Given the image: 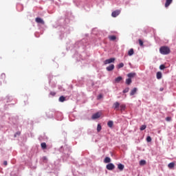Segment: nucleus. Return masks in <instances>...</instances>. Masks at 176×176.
I'll return each instance as SVG.
<instances>
[{
	"label": "nucleus",
	"mask_w": 176,
	"mask_h": 176,
	"mask_svg": "<svg viewBox=\"0 0 176 176\" xmlns=\"http://www.w3.org/2000/svg\"><path fill=\"white\" fill-rule=\"evenodd\" d=\"M113 108L116 111H120L121 112H123V111L126 110V104H120V103H119V102H115L113 104Z\"/></svg>",
	"instance_id": "1"
},
{
	"label": "nucleus",
	"mask_w": 176,
	"mask_h": 176,
	"mask_svg": "<svg viewBox=\"0 0 176 176\" xmlns=\"http://www.w3.org/2000/svg\"><path fill=\"white\" fill-rule=\"evenodd\" d=\"M170 47H167V46H162L160 48V52L161 53V54H164V55H167V54H170Z\"/></svg>",
	"instance_id": "2"
},
{
	"label": "nucleus",
	"mask_w": 176,
	"mask_h": 176,
	"mask_svg": "<svg viewBox=\"0 0 176 176\" xmlns=\"http://www.w3.org/2000/svg\"><path fill=\"white\" fill-rule=\"evenodd\" d=\"M115 58H111L109 59H107L104 61V65H107V64H111V63H115Z\"/></svg>",
	"instance_id": "3"
},
{
	"label": "nucleus",
	"mask_w": 176,
	"mask_h": 176,
	"mask_svg": "<svg viewBox=\"0 0 176 176\" xmlns=\"http://www.w3.org/2000/svg\"><path fill=\"white\" fill-rule=\"evenodd\" d=\"M106 168L109 170H112L115 168V165L112 163H109L107 165Z\"/></svg>",
	"instance_id": "4"
},
{
	"label": "nucleus",
	"mask_w": 176,
	"mask_h": 176,
	"mask_svg": "<svg viewBox=\"0 0 176 176\" xmlns=\"http://www.w3.org/2000/svg\"><path fill=\"white\" fill-rule=\"evenodd\" d=\"M120 14V10H117L116 11H113L111 14L112 17H118Z\"/></svg>",
	"instance_id": "5"
},
{
	"label": "nucleus",
	"mask_w": 176,
	"mask_h": 176,
	"mask_svg": "<svg viewBox=\"0 0 176 176\" xmlns=\"http://www.w3.org/2000/svg\"><path fill=\"white\" fill-rule=\"evenodd\" d=\"M101 117V113L98 112L96 113H94V115H92V119L96 120V119H98V118Z\"/></svg>",
	"instance_id": "6"
},
{
	"label": "nucleus",
	"mask_w": 176,
	"mask_h": 176,
	"mask_svg": "<svg viewBox=\"0 0 176 176\" xmlns=\"http://www.w3.org/2000/svg\"><path fill=\"white\" fill-rule=\"evenodd\" d=\"M36 23H38V24H45L43 19L39 17L36 18Z\"/></svg>",
	"instance_id": "7"
},
{
	"label": "nucleus",
	"mask_w": 176,
	"mask_h": 176,
	"mask_svg": "<svg viewBox=\"0 0 176 176\" xmlns=\"http://www.w3.org/2000/svg\"><path fill=\"white\" fill-rule=\"evenodd\" d=\"M107 71L111 72L113 71L115 69V65H110L109 67L106 68Z\"/></svg>",
	"instance_id": "8"
},
{
	"label": "nucleus",
	"mask_w": 176,
	"mask_h": 176,
	"mask_svg": "<svg viewBox=\"0 0 176 176\" xmlns=\"http://www.w3.org/2000/svg\"><path fill=\"white\" fill-rule=\"evenodd\" d=\"M121 80H123V78L122 76H118L114 80L115 83H120Z\"/></svg>",
	"instance_id": "9"
},
{
	"label": "nucleus",
	"mask_w": 176,
	"mask_h": 176,
	"mask_svg": "<svg viewBox=\"0 0 176 176\" xmlns=\"http://www.w3.org/2000/svg\"><path fill=\"white\" fill-rule=\"evenodd\" d=\"M173 3V0H166L165 8H168Z\"/></svg>",
	"instance_id": "10"
},
{
	"label": "nucleus",
	"mask_w": 176,
	"mask_h": 176,
	"mask_svg": "<svg viewBox=\"0 0 176 176\" xmlns=\"http://www.w3.org/2000/svg\"><path fill=\"white\" fill-rule=\"evenodd\" d=\"M138 90V89H137V87L133 88L132 90H131L130 96H134V94H136Z\"/></svg>",
	"instance_id": "11"
},
{
	"label": "nucleus",
	"mask_w": 176,
	"mask_h": 176,
	"mask_svg": "<svg viewBox=\"0 0 176 176\" xmlns=\"http://www.w3.org/2000/svg\"><path fill=\"white\" fill-rule=\"evenodd\" d=\"M135 75H137V74L134 73V72H131V73H129L127 74V77L129 78V79H131L132 78H134V76H135Z\"/></svg>",
	"instance_id": "12"
},
{
	"label": "nucleus",
	"mask_w": 176,
	"mask_h": 176,
	"mask_svg": "<svg viewBox=\"0 0 176 176\" xmlns=\"http://www.w3.org/2000/svg\"><path fill=\"white\" fill-rule=\"evenodd\" d=\"M5 79H6V75L5 74H1V75L0 76V81L2 82H5Z\"/></svg>",
	"instance_id": "13"
},
{
	"label": "nucleus",
	"mask_w": 176,
	"mask_h": 176,
	"mask_svg": "<svg viewBox=\"0 0 176 176\" xmlns=\"http://www.w3.org/2000/svg\"><path fill=\"white\" fill-rule=\"evenodd\" d=\"M118 170H120V171H123V170H124V165L122 164H119L118 165Z\"/></svg>",
	"instance_id": "14"
},
{
	"label": "nucleus",
	"mask_w": 176,
	"mask_h": 176,
	"mask_svg": "<svg viewBox=\"0 0 176 176\" xmlns=\"http://www.w3.org/2000/svg\"><path fill=\"white\" fill-rule=\"evenodd\" d=\"M174 166H175V163L170 162V164H168V168H174Z\"/></svg>",
	"instance_id": "15"
},
{
	"label": "nucleus",
	"mask_w": 176,
	"mask_h": 176,
	"mask_svg": "<svg viewBox=\"0 0 176 176\" xmlns=\"http://www.w3.org/2000/svg\"><path fill=\"white\" fill-rule=\"evenodd\" d=\"M134 54V49H130L129 51L128 52V55L129 56H133Z\"/></svg>",
	"instance_id": "16"
},
{
	"label": "nucleus",
	"mask_w": 176,
	"mask_h": 176,
	"mask_svg": "<svg viewBox=\"0 0 176 176\" xmlns=\"http://www.w3.org/2000/svg\"><path fill=\"white\" fill-rule=\"evenodd\" d=\"M131 82H132V80H131V78H127V79H126V81H125V83H126V85H131Z\"/></svg>",
	"instance_id": "17"
},
{
	"label": "nucleus",
	"mask_w": 176,
	"mask_h": 176,
	"mask_svg": "<svg viewBox=\"0 0 176 176\" xmlns=\"http://www.w3.org/2000/svg\"><path fill=\"white\" fill-rule=\"evenodd\" d=\"M107 126L110 128L113 127V121H109L107 123Z\"/></svg>",
	"instance_id": "18"
},
{
	"label": "nucleus",
	"mask_w": 176,
	"mask_h": 176,
	"mask_svg": "<svg viewBox=\"0 0 176 176\" xmlns=\"http://www.w3.org/2000/svg\"><path fill=\"white\" fill-rule=\"evenodd\" d=\"M146 164V161L142 160L140 161V166H145Z\"/></svg>",
	"instance_id": "19"
},
{
	"label": "nucleus",
	"mask_w": 176,
	"mask_h": 176,
	"mask_svg": "<svg viewBox=\"0 0 176 176\" xmlns=\"http://www.w3.org/2000/svg\"><path fill=\"white\" fill-rule=\"evenodd\" d=\"M109 41H116V36H109Z\"/></svg>",
	"instance_id": "20"
},
{
	"label": "nucleus",
	"mask_w": 176,
	"mask_h": 176,
	"mask_svg": "<svg viewBox=\"0 0 176 176\" xmlns=\"http://www.w3.org/2000/svg\"><path fill=\"white\" fill-rule=\"evenodd\" d=\"M104 162L105 163H111V158L109 157H106Z\"/></svg>",
	"instance_id": "21"
},
{
	"label": "nucleus",
	"mask_w": 176,
	"mask_h": 176,
	"mask_svg": "<svg viewBox=\"0 0 176 176\" xmlns=\"http://www.w3.org/2000/svg\"><path fill=\"white\" fill-rule=\"evenodd\" d=\"M157 79H162V72H157Z\"/></svg>",
	"instance_id": "22"
},
{
	"label": "nucleus",
	"mask_w": 176,
	"mask_h": 176,
	"mask_svg": "<svg viewBox=\"0 0 176 176\" xmlns=\"http://www.w3.org/2000/svg\"><path fill=\"white\" fill-rule=\"evenodd\" d=\"M59 101L60 102H64L65 101V97H64L63 96H60L59 98Z\"/></svg>",
	"instance_id": "23"
},
{
	"label": "nucleus",
	"mask_w": 176,
	"mask_h": 176,
	"mask_svg": "<svg viewBox=\"0 0 176 176\" xmlns=\"http://www.w3.org/2000/svg\"><path fill=\"white\" fill-rule=\"evenodd\" d=\"M41 146L42 149H46V148H47L46 143L45 142L41 143Z\"/></svg>",
	"instance_id": "24"
},
{
	"label": "nucleus",
	"mask_w": 176,
	"mask_h": 176,
	"mask_svg": "<svg viewBox=\"0 0 176 176\" xmlns=\"http://www.w3.org/2000/svg\"><path fill=\"white\" fill-rule=\"evenodd\" d=\"M101 129H102L101 124H98L97 126L98 133H100L101 131Z\"/></svg>",
	"instance_id": "25"
},
{
	"label": "nucleus",
	"mask_w": 176,
	"mask_h": 176,
	"mask_svg": "<svg viewBox=\"0 0 176 176\" xmlns=\"http://www.w3.org/2000/svg\"><path fill=\"white\" fill-rule=\"evenodd\" d=\"M145 129H146V125H142L140 126V131H143V130H145Z\"/></svg>",
	"instance_id": "26"
},
{
	"label": "nucleus",
	"mask_w": 176,
	"mask_h": 176,
	"mask_svg": "<svg viewBox=\"0 0 176 176\" xmlns=\"http://www.w3.org/2000/svg\"><path fill=\"white\" fill-rule=\"evenodd\" d=\"M123 67H124V64L123 63H121L118 65V68H123Z\"/></svg>",
	"instance_id": "27"
},
{
	"label": "nucleus",
	"mask_w": 176,
	"mask_h": 176,
	"mask_svg": "<svg viewBox=\"0 0 176 176\" xmlns=\"http://www.w3.org/2000/svg\"><path fill=\"white\" fill-rule=\"evenodd\" d=\"M129 90H130V88L126 87L123 90V93L126 94V93H129Z\"/></svg>",
	"instance_id": "28"
},
{
	"label": "nucleus",
	"mask_w": 176,
	"mask_h": 176,
	"mask_svg": "<svg viewBox=\"0 0 176 176\" xmlns=\"http://www.w3.org/2000/svg\"><path fill=\"white\" fill-rule=\"evenodd\" d=\"M146 141H147V142H151V141H152V138H151V136H148V137L146 138Z\"/></svg>",
	"instance_id": "29"
},
{
	"label": "nucleus",
	"mask_w": 176,
	"mask_h": 176,
	"mask_svg": "<svg viewBox=\"0 0 176 176\" xmlns=\"http://www.w3.org/2000/svg\"><path fill=\"white\" fill-rule=\"evenodd\" d=\"M20 134H21V132L17 131V132L14 134V137L16 138V137H18L19 135H20Z\"/></svg>",
	"instance_id": "30"
},
{
	"label": "nucleus",
	"mask_w": 176,
	"mask_h": 176,
	"mask_svg": "<svg viewBox=\"0 0 176 176\" xmlns=\"http://www.w3.org/2000/svg\"><path fill=\"white\" fill-rule=\"evenodd\" d=\"M139 45L140 46H144V42L142 41V40L139 39Z\"/></svg>",
	"instance_id": "31"
},
{
	"label": "nucleus",
	"mask_w": 176,
	"mask_h": 176,
	"mask_svg": "<svg viewBox=\"0 0 176 176\" xmlns=\"http://www.w3.org/2000/svg\"><path fill=\"white\" fill-rule=\"evenodd\" d=\"M166 68V66L164 65H161L160 66V69H164Z\"/></svg>",
	"instance_id": "32"
},
{
	"label": "nucleus",
	"mask_w": 176,
	"mask_h": 176,
	"mask_svg": "<svg viewBox=\"0 0 176 176\" xmlns=\"http://www.w3.org/2000/svg\"><path fill=\"white\" fill-rule=\"evenodd\" d=\"M50 96H52V97H54V96H56V92H54V91H51V92L50 93Z\"/></svg>",
	"instance_id": "33"
},
{
	"label": "nucleus",
	"mask_w": 176,
	"mask_h": 176,
	"mask_svg": "<svg viewBox=\"0 0 176 176\" xmlns=\"http://www.w3.org/2000/svg\"><path fill=\"white\" fill-rule=\"evenodd\" d=\"M166 122H170V121H171L170 117H166Z\"/></svg>",
	"instance_id": "34"
},
{
	"label": "nucleus",
	"mask_w": 176,
	"mask_h": 176,
	"mask_svg": "<svg viewBox=\"0 0 176 176\" xmlns=\"http://www.w3.org/2000/svg\"><path fill=\"white\" fill-rule=\"evenodd\" d=\"M100 98H102V95L100 94L98 96V100H100Z\"/></svg>",
	"instance_id": "35"
},
{
	"label": "nucleus",
	"mask_w": 176,
	"mask_h": 176,
	"mask_svg": "<svg viewBox=\"0 0 176 176\" xmlns=\"http://www.w3.org/2000/svg\"><path fill=\"white\" fill-rule=\"evenodd\" d=\"M3 164H4V166H8V162L7 161H4L3 162Z\"/></svg>",
	"instance_id": "36"
},
{
	"label": "nucleus",
	"mask_w": 176,
	"mask_h": 176,
	"mask_svg": "<svg viewBox=\"0 0 176 176\" xmlns=\"http://www.w3.org/2000/svg\"><path fill=\"white\" fill-rule=\"evenodd\" d=\"M164 90V88H163V87H161L160 89V91H163Z\"/></svg>",
	"instance_id": "37"
}]
</instances>
